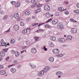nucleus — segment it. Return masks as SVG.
I'll list each match as a JSON object with an SVG mask.
<instances>
[{
	"label": "nucleus",
	"mask_w": 79,
	"mask_h": 79,
	"mask_svg": "<svg viewBox=\"0 0 79 79\" xmlns=\"http://www.w3.org/2000/svg\"><path fill=\"white\" fill-rule=\"evenodd\" d=\"M52 52L55 54H58L60 53V50L58 49H55L53 50Z\"/></svg>",
	"instance_id": "f257e3e1"
},
{
	"label": "nucleus",
	"mask_w": 79,
	"mask_h": 79,
	"mask_svg": "<svg viewBox=\"0 0 79 79\" xmlns=\"http://www.w3.org/2000/svg\"><path fill=\"white\" fill-rule=\"evenodd\" d=\"M44 8L45 10H50V7L49 5H46L44 6Z\"/></svg>",
	"instance_id": "f03ea898"
},
{
	"label": "nucleus",
	"mask_w": 79,
	"mask_h": 79,
	"mask_svg": "<svg viewBox=\"0 0 79 79\" xmlns=\"http://www.w3.org/2000/svg\"><path fill=\"white\" fill-rule=\"evenodd\" d=\"M44 73H45V72L44 70H42L38 73V76H42L44 74Z\"/></svg>",
	"instance_id": "7ed1b4c3"
},
{
	"label": "nucleus",
	"mask_w": 79,
	"mask_h": 79,
	"mask_svg": "<svg viewBox=\"0 0 79 79\" xmlns=\"http://www.w3.org/2000/svg\"><path fill=\"white\" fill-rule=\"evenodd\" d=\"M1 45L0 46H5V43L4 41V40L3 39H2L0 42Z\"/></svg>",
	"instance_id": "20e7f679"
},
{
	"label": "nucleus",
	"mask_w": 79,
	"mask_h": 79,
	"mask_svg": "<svg viewBox=\"0 0 79 79\" xmlns=\"http://www.w3.org/2000/svg\"><path fill=\"white\" fill-rule=\"evenodd\" d=\"M19 15L18 13L17 12L15 13L14 15V17L15 19H18V18H19Z\"/></svg>",
	"instance_id": "39448f33"
},
{
	"label": "nucleus",
	"mask_w": 79,
	"mask_h": 79,
	"mask_svg": "<svg viewBox=\"0 0 79 79\" xmlns=\"http://www.w3.org/2000/svg\"><path fill=\"white\" fill-rule=\"evenodd\" d=\"M14 29L15 31H18L19 29V27L17 25H15L14 26Z\"/></svg>",
	"instance_id": "423d86ee"
},
{
	"label": "nucleus",
	"mask_w": 79,
	"mask_h": 79,
	"mask_svg": "<svg viewBox=\"0 0 79 79\" xmlns=\"http://www.w3.org/2000/svg\"><path fill=\"white\" fill-rule=\"evenodd\" d=\"M32 53H35L37 52V49L35 48H32L31 50Z\"/></svg>",
	"instance_id": "0eeeda50"
},
{
	"label": "nucleus",
	"mask_w": 79,
	"mask_h": 79,
	"mask_svg": "<svg viewBox=\"0 0 79 79\" xmlns=\"http://www.w3.org/2000/svg\"><path fill=\"white\" fill-rule=\"evenodd\" d=\"M71 32L73 34L77 33V29L76 28H73L71 30Z\"/></svg>",
	"instance_id": "6e6552de"
},
{
	"label": "nucleus",
	"mask_w": 79,
	"mask_h": 79,
	"mask_svg": "<svg viewBox=\"0 0 79 79\" xmlns=\"http://www.w3.org/2000/svg\"><path fill=\"white\" fill-rule=\"evenodd\" d=\"M53 16V15H51L49 12H48L46 13V16L47 18H50V16Z\"/></svg>",
	"instance_id": "1a4fd4ad"
},
{
	"label": "nucleus",
	"mask_w": 79,
	"mask_h": 79,
	"mask_svg": "<svg viewBox=\"0 0 79 79\" xmlns=\"http://www.w3.org/2000/svg\"><path fill=\"white\" fill-rule=\"evenodd\" d=\"M65 40V39L63 38H60L59 39V41L60 42H64Z\"/></svg>",
	"instance_id": "9d476101"
},
{
	"label": "nucleus",
	"mask_w": 79,
	"mask_h": 79,
	"mask_svg": "<svg viewBox=\"0 0 79 79\" xmlns=\"http://www.w3.org/2000/svg\"><path fill=\"white\" fill-rule=\"evenodd\" d=\"M51 62H53L54 58L53 57H50L48 59Z\"/></svg>",
	"instance_id": "9b49d317"
},
{
	"label": "nucleus",
	"mask_w": 79,
	"mask_h": 79,
	"mask_svg": "<svg viewBox=\"0 0 79 79\" xmlns=\"http://www.w3.org/2000/svg\"><path fill=\"white\" fill-rule=\"evenodd\" d=\"M58 22V20L55 19L52 21V23L53 24H57Z\"/></svg>",
	"instance_id": "f8f14e48"
},
{
	"label": "nucleus",
	"mask_w": 79,
	"mask_h": 79,
	"mask_svg": "<svg viewBox=\"0 0 79 79\" xmlns=\"http://www.w3.org/2000/svg\"><path fill=\"white\" fill-rule=\"evenodd\" d=\"M58 26L59 27L60 29H63V25L61 23H59L58 24Z\"/></svg>",
	"instance_id": "ddd939ff"
},
{
	"label": "nucleus",
	"mask_w": 79,
	"mask_h": 79,
	"mask_svg": "<svg viewBox=\"0 0 79 79\" xmlns=\"http://www.w3.org/2000/svg\"><path fill=\"white\" fill-rule=\"evenodd\" d=\"M6 73V71L5 70H2L0 71V74L2 75H4V74H5Z\"/></svg>",
	"instance_id": "4468645a"
},
{
	"label": "nucleus",
	"mask_w": 79,
	"mask_h": 79,
	"mask_svg": "<svg viewBox=\"0 0 79 79\" xmlns=\"http://www.w3.org/2000/svg\"><path fill=\"white\" fill-rule=\"evenodd\" d=\"M58 10L59 11H64L65 10L64 9V8H63V7H60L58 8Z\"/></svg>",
	"instance_id": "2eb2a0df"
},
{
	"label": "nucleus",
	"mask_w": 79,
	"mask_h": 79,
	"mask_svg": "<svg viewBox=\"0 0 79 79\" xmlns=\"http://www.w3.org/2000/svg\"><path fill=\"white\" fill-rule=\"evenodd\" d=\"M63 73L62 72L60 71H57L56 72V75H59L60 74L61 75H63Z\"/></svg>",
	"instance_id": "dca6fc26"
},
{
	"label": "nucleus",
	"mask_w": 79,
	"mask_h": 79,
	"mask_svg": "<svg viewBox=\"0 0 79 79\" xmlns=\"http://www.w3.org/2000/svg\"><path fill=\"white\" fill-rule=\"evenodd\" d=\"M10 71L13 73H14L16 71V70L15 69L11 68L10 69Z\"/></svg>",
	"instance_id": "f3484780"
},
{
	"label": "nucleus",
	"mask_w": 79,
	"mask_h": 79,
	"mask_svg": "<svg viewBox=\"0 0 79 79\" xmlns=\"http://www.w3.org/2000/svg\"><path fill=\"white\" fill-rule=\"evenodd\" d=\"M50 39L52 40L55 41L56 40V37L54 36H52L50 37Z\"/></svg>",
	"instance_id": "a211bd4d"
},
{
	"label": "nucleus",
	"mask_w": 79,
	"mask_h": 79,
	"mask_svg": "<svg viewBox=\"0 0 79 79\" xmlns=\"http://www.w3.org/2000/svg\"><path fill=\"white\" fill-rule=\"evenodd\" d=\"M20 6V3L19 2H18L15 6V7H19Z\"/></svg>",
	"instance_id": "6ab92c4d"
},
{
	"label": "nucleus",
	"mask_w": 79,
	"mask_h": 79,
	"mask_svg": "<svg viewBox=\"0 0 79 79\" xmlns=\"http://www.w3.org/2000/svg\"><path fill=\"white\" fill-rule=\"evenodd\" d=\"M19 55V52H15V56H18Z\"/></svg>",
	"instance_id": "aec40b11"
},
{
	"label": "nucleus",
	"mask_w": 79,
	"mask_h": 79,
	"mask_svg": "<svg viewBox=\"0 0 79 79\" xmlns=\"http://www.w3.org/2000/svg\"><path fill=\"white\" fill-rule=\"evenodd\" d=\"M73 39V37L71 35H69L67 36V39L68 40H71Z\"/></svg>",
	"instance_id": "412c9836"
},
{
	"label": "nucleus",
	"mask_w": 79,
	"mask_h": 79,
	"mask_svg": "<svg viewBox=\"0 0 79 79\" xmlns=\"http://www.w3.org/2000/svg\"><path fill=\"white\" fill-rule=\"evenodd\" d=\"M1 55L2 56H4L5 55V53L4 52H1Z\"/></svg>",
	"instance_id": "4be33fe9"
},
{
	"label": "nucleus",
	"mask_w": 79,
	"mask_h": 79,
	"mask_svg": "<svg viewBox=\"0 0 79 79\" xmlns=\"http://www.w3.org/2000/svg\"><path fill=\"white\" fill-rule=\"evenodd\" d=\"M30 13L29 11H27L25 12V14L26 15H29Z\"/></svg>",
	"instance_id": "5701e85b"
},
{
	"label": "nucleus",
	"mask_w": 79,
	"mask_h": 79,
	"mask_svg": "<svg viewBox=\"0 0 79 79\" xmlns=\"http://www.w3.org/2000/svg\"><path fill=\"white\" fill-rule=\"evenodd\" d=\"M15 42V39H11L10 43L11 44H14Z\"/></svg>",
	"instance_id": "b1692460"
},
{
	"label": "nucleus",
	"mask_w": 79,
	"mask_h": 79,
	"mask_svg": "<svg viewBox=\"0 0 79 79\" xmlns=\"http://www.w3.org/2000/svg\"><path fill=\"white\" fill-rule=\"evenodd\" d=\"M74 12L75 13H77V14H79V10H76L74 11Z\"/></svg>",
	"instance_id": "393cba45"
},
{
	"label": "nucleus",
	"mask_w": 79,
	"mask_h": 79,
	"mask_svg": "<svg viewBox=\"0 0 79 79\" xmlns=\"http://www.w3.org/2000/svg\"><path fill=\"white\" fill-rule=\"evenodd\" d=\"M40 9L39 8L37 9L35 11V13H39V12H40Z\"/></svg>",
	"instance_id": "a878e982"
},
{
	"label": "nucleus",
	"mask_w": 79,
	"mask_h": 79,
	"mask_svg": "<svg viewBox=\"0 0 79 79\" xmlns=\"http://www.w3.org/2000/svg\"><path fill=\"white\" fill-rule=\"evenodd\" d=\"M10 3L12 5H15V4H16V2L15 1H12L10 2Z\"/></svg>",
	"instance_id": "bb28decb"
},
{
	"label": "nucleus",
	"mask_w": 79,
	"mask_h": 79,
	"mask_svg": "<svg viewBox=\"0 0 79 79\" xmlns=\"http://www.w3.org/2000/svg\"><path fill=\"white\" fill-rule=\"evenodd\" d=\"M64 13L65 14V15H69V12L67 10H65L64 12Z\"/></svg>",
	"instance_id": "cd10ccee"
},
{
	"label": "nucleus",
	"mask_w": 79,
	"mask_h": 79,
	"mask_svg": "<svg viewBox=\"0 0 79 79\" xmlns=\"http://www.w3.org/2000/svg\"><path fill=\"white\" fill-rule=\"evenodd\" d=\"M70 21H71V22H73V23H76V22H77V21H76L73 19H70Z\"/></svg>",
	"instance_id": "c85d7f7f"
},
{
	"label": "nucleus",
	"mask_w": 79,
	"mask_h": 79,
	"mask_svg": "<svg viewBox=\"0 0 79 79\" xmlns=\"http://www.w3.org/2000/svg\"><path fill=\"white\" fill-rule=\"evenodd\" d=\"M39 39V37H37V36H35L34 37V39L35 40V41H37V40H38Z\"/></svg>",
	"instance_id": "c756f323"
},
{
	"label": "nucleus",
	"mask_w": 79,
	"mask_h": 79,
	"mask_svg": "<svg viewBox=\"0 0 79 79\" xmlns=\"http://www.w3.org/2000/svg\"><path fill=\"white\" fill-rule=\"evenodd\" d=\"M27 32V30H25L23 31V34H26Z\"/></svg>",
	"instance_id": "7c9ffc66"
},
{
	"label": "nucleus",
	"mask_w": 79,
	"mask_h": 79,
	"mask_svg": "<svg viewBox=\"0 0 79 79\" xmlns=\"http://www.w3.org/2000/svg\"><path fill=\"white\" fill-rule=\"evenodd\" d=\"M7 18H8V15H6L4 17L3 19L4 20H6L7 19Z\"/></svg>",
	"instance_id": "2f4dec72"
},
{
	"label": "nucleus",
	"mask_w": 79,
	"mask_h": 79,
	"mask_svg": "<svg viewBox=\"0 0 79 79\" xmlns=\"http://www.w3.org/2000/svg\"><path fill=\"white\" fill-rule=\"evenodd\" d=\"M57 56H58V57H61L62 56H63V54H58L57 55Z\"/></svg>",
	"instance_id": "473e14b6"
},
{
	"label": "nucleus",
	"mask_w": 79,
	"mask_h": 79,
	"mask_svg": "<svg viewBox=\"0 0 79 79\" xmlns=\"http://www.w3.org/2000/svg\"><path fill=\"white\" fill-rule=\"evenodd\" d=\"M52 21V19H48V21H46V23H49V22H50V21Z\"/></svg>",
	"instance_id": "72a5a7b5"
},
{
	"label": "nucleus",
	"mask_w": 79,
	"mask_h": 79,
	"mask_svg": "<svg viewBox=\"0 0 79 79\" xmlns=\"http://www.w3.org/2000/svg\"><path fill=\"white\" fill-rule=\"evenodd\" d=\"M45 27H47V28L50 27V26L48 24H47L45 25Z\"/></svg>",
	"instance_id": "f704fd0d"
},
{
	"label": "nucleus",
	"mask_w": 79,
	"mask_h": 79,
	"mask_svg": "<svg viewBox=\"0 0 79 79\" xmlns=\"http://www.w3.org/2000/svg\"><path fill=\"white\" fill-rule=\"evenodd\" d=\"M39 24V23H35L33 24H32V26H37V25H38Z\"/></svg>",
	"instance_id": "c9c22d12"
},
{
	"label": "nucleus",
	"mask_w": 79,
	"mask_h": 79,
	"mask_svg": "<svg viewBox=\"0 0 79 79\" xmlns=\"http://www.w3.org/2000/svg\"><path fill=\"white\" fill-rule=\"evenodd\" d=\"M50 47H54L55 45H54V44H53L52 43H51V44H50Z\"/></svg>",
	"instance_id": "e433bc0d"
},
{
	"label": "nucleus",
	"mask_w": 79,
	"mask_h": 79,
	"mask_svg": "<svg viewBox=\"0 0 79 79\" xmlns=\"http://www.w3.org/2000/svg\"><path fill=\"white\" fill-rule=\"evenodd\" d=\"M42 4H38V5H37V7H38V8H39L41 6H42Z\"/></svg>",
	"instance_id": "4c0bfd02"
},
{
	"label": "nucleus",
	"mask_w": 79,
	"mask_h": 79,
	"mask_svg": "<svg viewBox=\"0 0 79 79\" xmlns=\"http://www.w3.org/2000/svg\"><path fill=\"white\" fill-rule=\"evenodd\" d=\"M43 71H44V73H46V72H47V71H48V70L46 68H45Z\"/></svg>",
	"instance_id": "58836bf2"
},
{
	"label": "nucleus",
	"mask_w": 79,
	"mask_h": 79,
	"mask_svg": "<svg viewBox=\"0 0 79 79\" xmlns=\"http://www.w3.org/2000/svg\"><path fill=\"white\" fill-rule=\"evenodd\" d=\"M8 49H3V50L4 52H6L7 51H8Z\"/></svg>",
	"instance_id": "ea45409f"
},
{
	"label": "nucleus",
	"mask_w": 79,
	"mask_h": 79,
	"mask_svg": "<svg viewBox=\"0 0 79 79\" xmlns=\"http://www.w3.org/2000/svg\"><path fill=\"white\" fill-rule=\"evenodd\" d=\"M55 15L56 16H58L59 15H60V13L58 12H56L55 14Z\"/></svg>",
	"instance_id": "a19ab883"
},
{
	"label": "nucleus",
	"mask_w": 79,
	"mask_h": 79,
	"mask_svg": "<svg viewBox=\"0 0 79 79\" xmlns=\"http://www.w3.org/2000/svg\"><path fill=\"white\" fill-rule=\"evenodd\" d=\"M42 31H44V30L43 29H40L38 30L37 32H41Z\"/></svg>",
	"instance_id": "79ce46f5"
},
{
	"label": "nucleus",
	"mask_w": 79,
	"mask_h": 79,
	"mask_svg": "<svg viewBox=\"0 0 79 79\" xmlns=\"http://www.w3.org/2000/svg\"><path fill=\"white\" fill-rule=\"evenodd\" d=\"M30 66H31V68L32 69H34V68H35V66H33L32 65H31Z\"/></svg>",
	"instance_id": "37998d69"
},
{
	"label": "nucleus",
	"mask_w": 79,
	"mask_h": 79,
	"mask_svg": "<svg viewBox=\"0 0 79 79\" xmlns=\"http://www.w3.org/2000/svg\"><path fill=\"white\" fill-rule=\"evenodd\" d=\"M20 25L21 26H24V23L22 22L21 23Z\"/></svg>",
	"instance_id": "c03bdc74"
},
{
	"label": "nucleus",
	"mask_w": 79,
	"mask_h": 79,
	"mask_svg": "<svg viewBox=\"0 0 79 79\" xmlns=\"http://www.w3.org/2000/svg\"><path fill=\"white\" fill-rule=\"evenodd\" d=\"M3 66L2 65H0V69H3Z\"/></svg>",
	"instance_id": "a18cd8bd"
},
{
	"label": "nucleus",
	"mask_w": 79,
	"mask_h": 79,
	"mask_svg": "<svg viewBox=\"0 0 79 79\" xmlns=\"http://www.w3.org/2000/svg\"><path fill=\"white\" fill-rule=\"evenodd\" d=\"M45 68H46L48 71V70H49V69H50V67L46 66Z\"/></svg>",
	"instance_id": "49530a36"
},
{
	"label": "nucleus",
	"mask_w": 79,
	"mask_h": 79,
	"mask_svg": "<svg viewBox=\"0 0 79 79\" xmlns=\"http://www.w3.org/2000/svg\"><path fill=\"white\" fill-rule=\"evenodd\" d=\"M45 47H46L45 46H44V47L43 48V49H44V50L45 51H47V49L45 48Z\"/></svg>",
	"instance_id": "de8ad7c7"
},
{
	"label": "nucleus",
	"mask_w": 79,
	"mask_h": 79,
	"mask_svg": "<svg viewBox=\"0 0 79 79\" xmlns=\"http://www.w3.org/2000/svg\"><path fill=\"white\" fill-rule=\"evenodd\" d=\"M43 24H44V23H40L38 25V27H40V26H42V25H43Z\"/></svg>",
	"instance_id": "09e8293b"
},
{
	"label": "nucleus",
	"mask_w": 79,
	"mask_h": 79,
	"mask_svg": "<svg viewBox=\"0 0 79 79\" xmlns=\"http://www.w3.org/2000/svg\"><path fill=\"white\" fill-rule=\"evenodd\" d=\"M9 59H10V57L9 56H8L6 58V61H8V60H9Z\"/></svg>",
	"instance_id": "8fccbe9b"
},
{
	"label": "nucleus",
	"mask_w": 79,
	"mask_h": 79,
	"mask_svg": "<svg viewBox=\"0 0 79 79\" xmlns=\"http://www.w3.org/2000/svg\"><path fill=\"white\" fill-rule=\"evenodd\" d=\"M15 65L12 64V65H10L8 66V68H10V67H11V66H14Z\"/></svg>",
	"instance_id": "3c124183"
},
{
	"label": "nucleus",
	"mask_w": 79,
	"mask_h": 79,
	"mask_svg": "<svg viewBox=\"0 0 79 79\" xmlns=\"http://www.w3.org/2000/svg\"><path fill=\"white\" fill-rule=\"evenodd\" d=\"M14 64H17V63H18V61L17 60H15L14 61Z\"/></svg>",
	"instance_id": "603ef678"
},
{
	"label": "nucleus",
	"mask_w": 79,
	"mask_h": 79,
	"mask_svg": "<svg viewBox=\"0 0 79 79\" xmlns=\"http://www.w3.org/2000/svg\"><path fill=\"white\" fill-rule=\"evenodd\" d=\"M35 4H33L31 6V8H34V7H35Z\"/></svg>",
	"instance_id": "864d4df0"
},
{
	"label": "nucleus",
	"mask_w": 79,
	"mask_h": 79,
	"mask_svg": "<svg viewBox=\"0 0 79 79\" xmlns=\"http://www.w3.org/2000/svg\"><path fill=\"white\" fill-rule=\"evenodd\" d=\"M27 21H30V18H27Z\"/></svg>",
	"instance_id": "5fc2aeb1"
},
{
	"label": "nucleus",
	"mask_w": 79,
	"mask_h": 79,
	"mask_svg": "<svg viewBox=\"0 0 79 79\" xmlns=\"http://www.w3.org/2000/svg\"><path fill=\"white\" fill-rule=\"evenodd\" d=\"M34 0H32L31 1V3H34Z\"/></svg>",
	"instance_id": "6e6d98bb"
},
{
	"label": "nucleus",
	"mask_w": 79,
	"mask_h": 79,
	"mask_svg": "<svg viewBox=\"0 0 79 79\" xmlns=\"http://www.w3.org/2000/svg\"><path fill=\"white\" fill-rule=\"evenodd\" d=\"M10 29L9 28L7 31H6V32H10Z\"/></svg>",
	"instance_id": "4d7b16f0"
},
{
	"label": "nucleus",
	"mask_w": 79,
	"mask_h": 79,
	"mask_svg": "<svg viewBox=\"0 0 79 79\" xmlns=\"http://www.w3.org/2000/svg\"><path fill=\"white\" fill-rule=\"evenodd\" d=\"M7 45H10V44L9 43H7V44H6V45H5L6 47H7Z\"/></svg>",
	"instance_id": "13d9d810"
},
{
	"label": "nucleus",
	"mask_w": 79,
	"mask_h": 79,
	"mask_svg": "<svg viewBox=\"0 0 79 79\" xmlns=\"http://www.w3.org/2000/svg\"><path fill=\"white\" fill-rule=\"evenodd\" d=\"M35 17L34 16H33L32 17V19H35Z\"/></svg>",
	"instance_id": "bf43d9fd"
},
{
	"label": "nucleus",
	"mask_w": 79,
	"mask_h": 79,
	"mask_svg": "<svg viewBox=\"0 0 79 79\" xmlns=\"http://www.w3.org/2000/svg\"><path fill=\"white\" fill-rule=\"evenodd\" d=\"M77 8H79V3H78L77 5Z\"/></svg>",
	"instance_id": "052dcab7"
},
{
	"label": "nucleus",
	"mask_w": 79,
	"mask_h": 79,
	"mask_svg": "<svg viewBox=\"0 0 79 79\" xmlns=\"http://www.w3.org/2000/svg\"><path fill=\"white\" fill-rule=\"evenodd\" d=\"M37 0H34V2L35 3H36V2H37Z\"/></svg>",
	"instance_id": "680f3d73"
},
{
	"label": "nucleus",
	"mask_w": 79,
	"mask_h": 79,
	"mask_svg": "<svg viewBox=\"0 0 79 79\" xmlns=\"http://www.w3.org/2000/svg\"><path fill=\"white\" fill-rule=\"evenodd\" d=\"M2 59V57L1 56H0V60L1 61Z\"/></svg>",
	"instance_id": "e2e57ef3"
},
{
	"label": "nucleus",
	"mask_w": 79,
	"mask_h": 79,
	"mask_svg": "<svg viewBox=\"0 0 79 79\" xmlns=\"http://www.w3.org/2000/svg\"><path fill=\"white\" fill-rule=\"evenodd\" d=\"M46 2H48L49 1H50V0H45Z\"/></svg>",
	"instance_id": "0e129e2a"
},
{
	"label": "nucleus",
	"mask_w": 79,
	"mask_h": 79,
	"mask_svg": "<svg viewBox=\"0 0 79 79\" xmlns=\"http://www.w3.org/2000/svg\"><path fill=\"white\" fill-rule=\"evenodd\" d=\"M26 44L27 45H29V42H26Z\"/></svg>",
	"instance_id": "69168bd1"
},
{
	"label": "nucleus",
	"mask_w": 79,
	"mask_h": 79,
	"mask_svg": "<svg viewBox=\"0 0 79 79\" xmlns=\"http://www.w3.org/2000/svg\"><path fill=\"white\" fill-rule=\"evenodd\" d=\"M21 66V65H19L18 66V68H20Z\"/></svg>",
	"instance_id": "338daca9"
},
{
	"label": "nucleus",
	"mask_w": 79,
	"mask_h": 79,
	"mask_svg": "<svg viewBox=\"0 0 79 79\" xmlns=\"http://www.w3.org/2000/svg\"><path fill=\"white\" fill-rule=\"evenodd\" d=\"M27 30H31V28L30 27V28H27Z\"/></svg>",
	"instance_id": "774afa93"
}]
</instances>
